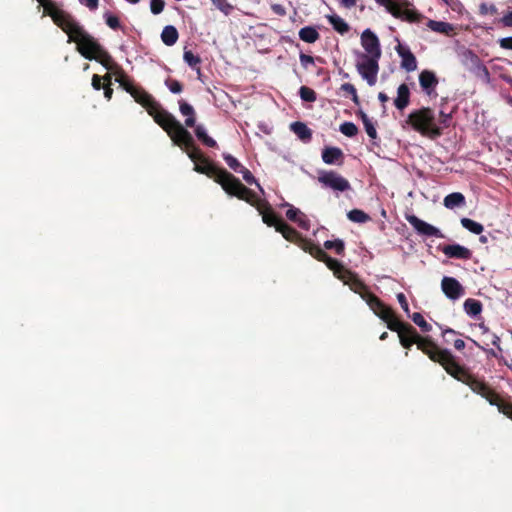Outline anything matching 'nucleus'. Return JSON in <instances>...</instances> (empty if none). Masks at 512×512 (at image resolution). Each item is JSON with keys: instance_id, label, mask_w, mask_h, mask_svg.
Wrapping results in <instances>:
<instances>
[{"instance_id": "nucleus-1", "label": "nucleus", "mask_w": 512, "mask_h": 512, "mask_svg": "<svg viewBox=\"0 0 512 512\" xmlns=\"http://www.w3.org/2000/svg\"><path fill=\"white\" fill-rule=\"evenodd\" d=\"M130 95L135 102L146 109L154 121L168 134L172 142L186 151L188 157L194 162V166L196 163L206 161V156L195 145L191 133L171 113L165 110L150 93L141 86H137L133 91H130Z\"/></svg>"}, {"instance_id": "nucleus-2", "label": "nucleus", "mask_w": 512, "mask_h": 512, "mask_svg": "<svg viewBox=\"0 0 512 512\" xmlns=\"http://www.w3.org/2000/svg\"><path fill=\"white\" fill-rule=\"evenodd\" d=\"M194 171L212 178L216 183L221 185L222 189L227 194L237 197L255 207L267 226L274 227L275 230L278 231L280 224H284L285 221L273 211L269 202L260 200L255 192L242 184L238 178L229 173L226 169L215 165L207 157L206 161L196 163Z\"/></svg>"}, {"instance_id": "nucleus-3", "label": "nucleus", "mask_w": 512, "mask_h": 512, "mask_svg": "<svg viewBox=\"0 0 512 512\" xmlns=\"http://www.w3.org/2000/svg\"><path fill=\"white\" fill-rule=\"evenodd\" d=\"M442 360L444 361L442 367L450 376L467 385L474 393L485 398L490 405L496 406L500 413L512 420V403L503 401L483 379L471 374L467 368L460 365L451 352Z\"/></svg>"}, {"instance_id": "nucleus-4", "label": "nucleus", "mask_w": 512, "mask_h": 512, "mask_svg": "<svg viewBox=\"0 0 512 512\" xmlns=\"http://www.w3.org/2000/svg\"><path fill=\"white\" fill-rule=\"evenodd\" d=\"M401 345L410 349L413 344L417 345V348L426 354L429 359L442 366L444 362L442 359L449 356L448 349H441L430 337L421 336L413 326H409L407 331L399 336Z\"/></svg>"}, {"instance_id": "nucleus-5", "label": "nucleus", "mask_w": 512, "mask_h": 512, "mask_svg": "<svg viewBox=\"0 0 512 512\" xmlns=\"http://www.w3.org/2000/svg\"><path fill=\"white\" fill-rule=\"evenodd\" d=\"M326 266L333 272L334 276L341 280L345 285L367 303L368 296L374 295L368 286L358 277V275L347 269L340 261L330 257L329 255L323 261Z\"/></svg>"}, {"instance_id": "nucleus-6", "label": "nucleus", "mask_w": 512, "mask_h": 512, "mask_svg": "<svg viewBox=\"0 0 512 512\" xmlns=\"http://www.w3.org/2000/svg\"><path fill=\"white\" fill-rule=\"evenodd\" d=\"M415 131L431 139L442 135V128L436 123L434 111L430 107H422L412 111L406 120Z\"/></svg>"}, {"instance_id": "nucleus-7", "label": "nucleus", "mask_w": 512, "mask_h": 512, "mask_svg": "<svg viewBox=\"0 0 512 512\" xmlns=\"http://www.w3.org/2000/svg\"><path fill=\"white\" fill-rule=\"evenodd\" d=\"M68 36V43H76V50L87 60H93L102 45L89 34L77 21L65 32Z\"/></svg>"}, {"instance_id": "nucleus-8", "label": "nucleus", "mask_w": 512, "mask_h": 512, "mask_svg": "<svg viewBox=\"0 0 512 512\" xmlns=\"http://www.w3.org/2000/svg\"><path fill=\"white\" fill-rule=\"evenodd\" d=\"M277 232L281 233L287 241L298 245L318 261L323 262L328 256V254L319 245H316L310 239L303 237L301 233L286 222H284V224H280V229L278 228Z\"/></svg>"}, {"instance_id": "nucleus-9", "label": "nucleus", "mask_w": 512, "mask_h": 512, "mask_svg": "<svg viewBox=\"0 0 512 512\" xmlns=\"http://www.w3.org/2000/svg\"><path fill=\"white\" fill-rule=\"evenodd\" d=\"M377 4L386 8V10L395 18L410 23H419L424 18L415 9L410 8L411 3L407 0H375Z\"/></svg>"}, {"instance_id": "nucleus-10", "label": "nucleus", "mask_w": 512, "mask_h": 512, "mask_svg": "<svg viewBox=\"0 0 512 512\" xmlns=\"http://www.w3.org/2000/svg\"><path fill=\"white\" fill-rule=\"evenodd\" d=\"M43 7V15L50 16L53 22L66 32L74 23L75 19L66 11L58 7L52 0H37Z\"/></svg>"}, {"instance_id": "nucleus-11", "label": "nucleus", "mask_w": 512, "mask_h": 512, "mask_svg": "<svg viewBox=\"0 0 512 512\" xmlns=\"http://www.w3.org/2000/svg\"><path fill=\"white\" fill-rule=\"evenodd\" d=\"M318 182L325 188L334 191L344 192L351 189L349 181L333 170H323L319 172Z\"/></svg>"}, {"instance_id": "nucleus-12", "label": "nucleus", "mask_w": 512, "mask_h": 512, "mask_svg": "<svg viewBox=\"0 0 512 512\" xmlns=\"http://www.w3.org/2000/svg\"><path fill=\"white\" fill-rule=\"evenodd\" d=\"M362 62L356 64V69L369 86H374L377 82L379 71L378 58H370L365 54L361 55Z\"/></svg>"}, {"instance_id": "nucleus-13", "label": "nucleus", "mask_w": 512, "mask_h": 512, "mask_svg": "<svg viewBox=\"0 0 512 512\" xmlns=\"http://www.w3.org/2000/svg\"><path fill=\"white\" fill-rule=\"evenodd\" d=\"M361 45L366 51V55L370 58L380 59L382 55L380 41L377 35L370 29L363 31L361 35Z\"/></svg>"}, {"instance_id": "nucleus-14", "label": "nucleus", "mask_w": 512, "mask_h": 512, "mask_svg": "<svg viewBox=\"0 0 512 512\" xmlns=\"http://www.w3.org/2000/svg\"><path fill=\"white\" fill-rule=\"evenodd\" d=\"M406 220L416 230V232L419 235H424V236H429V237L434 236V237H438V238L444 237V235L438 228L421 220L416 215H406Z\"/></svg>"}, {"instance_id": "nucleus-15", "label": "nucleus", "mask_w": 512, "mask_h": 512, "mask_svg": "<svg viewBox=\"0 0 512 512\" xmlns=\"http://www.w3.org/2000/svg\"><path fill=\"white\" fill-rule=\"evenodd\" d=\"M441 288L446 297L453 301L459 299L465 294L464 287L453 277H443L441 281Z\"/></svg>"}, {"instance_id": "nucleus-16", "label": "nucleus", "mask_w": 512, "mask_h": 512, "mask_svg": "<svg viewBox=\"0 0 512 512\" xmlns=\"http://www.w3.org/2000/svg\"><path fill=\"white\" fill-rule=\"evenodd\" d=\"M367 305L374 312L376 316L382 319L384 322L389 320L394 313L391 307L387 306L379 297L376 295H367Z\"/></svg>"}, {"instance_id": "nucleus-17", "label": "nucleus", "mask_w": 512, "mask_h": 512, "mask_svg": "<svg viewBox=\"0 0 512 512\" xmlns=\"http://www.w3.org/2000/svg\"><path fill=\"white\" fill-rule=\"evenodd\" d=\"M397 54L401 58V68L407 72H413L417 69V60L411 50L402 44H398L395 48Z\"/></svg>"}, {"instance_id": "nucleus-18", "label": "nucleus", "mask_w": 512, "mask_h": 512, "mask_svg": "<svg viewBox=\"0 0 512 512\" xmlns=\"http://www.w3.org/2000/svg\"><path fill=\"white\" fill-rule=\"evenodd\" d=\"M445 256L452 259L469 260L472 257V251L459 244L445 245L441 248Z\"/></svg>"}, {"instance_id": "nucleus-19", "label": "nucleus", "mask_w": 512, "mask_h": 512, "mask_svg": "<svg viewBox=\"0 0 512 512\" xmlns=\"http://www.w3.org/2000/svg\"><path fill=\"white\" fill-rule=\"evenodd\" d=\"M419 83L422 90L428 96H431L435 92V88L437 87L439 81L436 74L433 71L423 70L419 74Z\"/></svg>"}, {"instance_id": "nucleus-20", "label": "nucleus", "mask_w": 512, "mask_h": 512, "mask_svg": "<svg viewBox=\"0 0 512 512\" xmlns=\"http://www.w3.org/2000/svg\"><path fill=\"white\" fill-rule=\"evenodd\" d=\"M322 160L328 165H342L344 153L338 147H325L321 154Z\"/></svg>"}, {"instance_id": "nucleus-21", "label": "nucleus", "mask_w": 512, "mask_h": 512, "mask_svg": "<svg viewBox=\"0 0 512 512\" xmlns=\"http://www.w3.org/2000/svg\"><path fill=\"white\" fill-rule=\"evenodd\" d=\"M93 60L99 62L103 67H105L108 71H114L116 74L118 71H121V67L114 61L110 53L102 46L101 51H98L97 55Z\"/></svg>"}, {"instance_id": "nucleus-22", "label": "nucleus", "mask_w": 512, "mask_h": 512, "mask_svg": "<svg viewBox=\"0 0 512 512\" xmlns=\"http://www.w3.org/2000/svg\"><path fill=\"white\" fill-rule=\"evenodd\" d=\"M410 102V90L406 84H401L397 89V97L394 100V105L398 110L405 109Z\"/></svg>"}, {"instance_id": "nucleus-23", "label": "nucleus", "mask_w": 512, "mask_h": 512, "mask_svg": "<svg viewBox=\"0 0 512 512\" xmlns=\"http://www.w3.org/2000/svg\"><path fill=\"white\" fill-rule=\"evenodd\" d=\"M290 129L303 142H309L312 139V130L303 122L296 121L291 123Z\"/></svg>"}, {"instance_id": "nucleus-24", "label": "nucleus", "mask_w": 512, "mask_h": 512, "mask_svg": "<svg viewBox=\"0 0 512 512\" xmlns=\"http://www.w3.org/2000/svg\"><path fill=\"white\" fill-rule=\"evenodd\" d=\"M179 110L182 115L187 116L185 119L186 127H194L195 126V110L194 108L184 100L179 101Z\"/></svg>"}, {"instance_id": "nucleus-25", "label": "nucleus", "mask_w": 512, "mask_h": 512, "mask_svg": "<svg viewBox=\"0 0 512 512\" xmlns=\"http://www.w3.org/2000/svg\"><path fill=\"white\" fill-rule=\"evenodd\" d=\"M179 38L177 29L172 25H167L161 33V40L167 46H173Z\"/></svg>"}, {"instance_id": "nucleus-26", "label": "nucleus", "mask_w": 512, "mask_h": 512, "mask_svg": "<svg viewBox=\"0 0 512 512\" xmlns=\"http://www.w3.org/2000/svg\"><path fill=\"white\" fill-rule=\"evenodd\" d=\"M326 18L328 22L332 25L333 29L340 33L341 35L346 34L350 30L348 23L336 14L327 15Z\"/></svg>"}, {"instance_id": "nucleus-27", "label": "nucleus", "mask_w": 512, "mask_h": 512, "mask_svg": "<svg viewBox=\"0 0 512 512\" xmlns=\"http://www.w3.org/2000/svg\"><path fill=\"white\" fill-rule=\"evenodd\" d=\"M194 133H195L197 139L203 145H205V146H207L209 148H216L217 147V142L212 137H210L207 134L206 129L204 128L203 125L195 126Z\"/></svg>"}, {"instance_id": "nucleus-28", "label": "nucleus", "mask_w": 512, "mask_h": 512, "mask_svg": "<svg viewBox=\"0 0 512 512\" xmlns=\"http://www.w3.org/2000/svg\"><path fill=\"white\" fill-rule=\"evenodd\" d=\"M427 26L434 32L450 35L454 31L452 24L443 21L429 20Z\"/></svg>"}, {"instance_id": "nucleus-29", "label": "nucleus", "mask_w": 512, "mask_h": 512, "mask_svg": "<svg viewBox=\"0 0 512 512\" xmlns=\"http://www.w3.org/2000/svg\"><path fill=\"white\" fill-rule=\"evenodd\" d=\"M387 324L388 329L391 331L397 332L398 336L402 333L406 332L409 326H412L409 323L403 322L398 317L393 314L389 320L385 322Z\"/></svg>"}, {"instance_id": "nucleus-30", "label": "nucleus", "mask_w": 512, "mask_h": 512, "mask_svg": "<svg viewBox=\"0 0 512 512\" xmlns=\"http://www.w3.org/2000/svg\"><path fill=\"white\" fill-rule=\"evenodd\" d=\"M298 34L299 38L306 43H315L320 38V34L313 26L301 28Z\"/></svg>"}, {"instance_id": "nucleus-31", "label": "nucleus", "mask_w": 512, "mask_h": 512, "mask_svg": "<svg viewBox=\"0 0 512 512\" xmlns=\"http://www.w3.org/2000/svg\"><path fill=\"white\" fill-rule=\"evenodd\" d=\"M464 204L465 197L460 192H453L444 198V206L448 209H454L455 207H460Z\"/></svg>"}, {"instance_id": "nucleus-32", "label": "nucleus", "mask_w": 512, "mask_h": 512, "mask_svg": "<svg viewBox=\"0 0 512 512\" xmlns=\"http://www.w3.org/2000/svg\"><path fill=\"white\" fill-rule=\"evenodd\" d=\"M464 311L472 317H475L479 315L482 311V303L479 300L468 298L465 300L464 304Z\"/></svg>"}, {"instance_id": "nucleus-33", "label": "nucleus", "mask_w": 512, "mask_h": 512, "mask_svg": "<svg viewBox=\"0 0 512 512\" xmlns=\"http://www.w3.org/2000/svg\"><path fill=\"white\" fill-rule=\"evenodd\" d=\"M324 248L328 250H334L335 253L339 256L344 255L345 252V244L343 240L336 239V240H327L324 242Z\"/></svg>"}, {"instance_id": "nucleus-34", "label": "nucleus", "mask_w": 512, "mask_h": 512, "mask_svg": "<svg viewBox=\"0 0 512 512\" xmlns=\"http://www.w3.org/2000/svg\"><path fill=\"white\" fill-rule=\"evenodd\" d=\"M347 217L355 223H365L370 220V216L360 209H352L347 213Z\"/></svg>"}, {"instance_id": "nucleus-35", "label": "nucleus", "mask_w": 512, "mask_h": 512, "mask_svg": "<svg viewBox=\"0 0 512 512\" xmlns=\"http://www.w3.org/2000/svg\"><path fill=\"white\" fill-rule=\"evenodd\" d=\"M461 224L465 229H467L470 232L477 234V235L481 234L484 230V227L482 224H480L470 218H462Z\"/></svg>"}, {"instance_id": "nucleus-36", "label": "nucleus", "mask_w": 512, "mask_h": 512, "mask_svg": "<svg viewBox=\"0 0 512 512\" xmlns=\"http://www.w3.org/2000/svg\"><path fill=\"white\" fill-rule=\"evenodd\" d=\"M116 74H118V78L116 79V81L127 93L130 94V91H133L137 87L132 80L127 78L123 69H121V71H118Z\"/></svg>"}, {"instance_id": "nucleus-37", "label": "nucleus", "mask_w": 512, "mask_h": 512, "mask_svg": "<svg viewBox=\"0 0 512 512\" xmlns=\"http://www.w3.org/2000/svg\"><path fill=\"white\" fill-rule=\"evenodd\" d=\"M412 321L420 327L422 332H430L432 330V326L424 319L421 313L415 312L412 316Z\"/></svg>"}, {"instance_id": "nucleus-38", "label": "nucleus", "mask_w": 512, "mask_h": 512, "mask_svg": "<svg viewBox=\"0 0 512 512\" xmlns=\"http://www.w3.org/2000/svg\"><path fill=\"white\" fill-rule=\"evenodd\" d=\"M340 132L347 137H354L358 133V128L353 122H344L340 125Z\"/></svg>"}, {"instance_id": "nucleus-39", "label": "nucleus", "mask_w": 512, "mask_h": 512, "mask_svg": "<svg viewBox=\"0 0 512 512\" xmlns=\"http://www.w3.org/2000/svg\"><path fill=\"white\" fill-rule=\"evenodd\" d=\"M343 92H345L347 95L351 96V99L352 101L356 104V105H359L360 103V100H359V97H358V94H357V90L355 88V86L351 83H344L341 85V88H340Z\"/></svg>"}, {"instance_id": "nucleus-40", "label": "nucleus", "mask_w": 512, "mask_h": 512, "mask_svg": "<svg viewBox=\"0 0 512 512\" xmlns=\"http://www.w3.org/2000/svg\"><path fill=\"white\" fill-rule=\"evenodd\" d=\"M183 59L192 68H196L201 63V58L190 50L184 51Z\"/></svg>"}, {"instance_id": "nucleus-41", "label": "nucleus", "mask_w": 512, "mask_h": 512, "mask_svg": "<svg viewBox=\"0 0 512 512\" xmlns=\"http://www.w3.org/2000/svg\"><path fill=\"white\" fill-rule=\"evenodd\" d=\"M299 94L301 99L306 102H314L317 98L316 92L307 86H301Z\"/></svg>"}, {"instance_id": "nucleus-42", "label": "nucleus", "mask_w": 512, "mask_h": 512, "mask_svg": "<svg viewBox=\"0 0 512 512\" xmlns=\"http://www.w3.org/2000/svg\"><path fill=\"white\" fill-rule=\"evenodd\" d=\"M223 159L225 160V162L229 166V168L235 172L239 173L241 167H244L234 156H232L229 153H224Z\"/></svg>"}, {"instance_id": "nucleus-43", "label": "nucleus", "mask_w": 512, "mask_h": 512, "mask_svg": "<svg viewBox=\"0 0 512 512\" xmlns=\"http://www.w3.org/2000/svg\"><path fill=\"white\" fill-rule=\"evenodd\" d=\"M166 87L174 94H179L183 91V85L176 79L167 78L165 80Z\"/></svg>"}, {"instance_id": "nucleus-44", "label": "nucleus", "mask_w": 512, "mask_h": 512, "mask_svg": "<svg viewBox=\"0 0 512 512\" xmlns=\"http://www.w3.org/2000/svg\"><path fill=\"white\" fill-rule=\"evenodd\" d=\"M213 5L223 12L225 15H229L233 10V6L227 0H211Z\"/></svg>"}, {"instance_id": "nucleus-45", "label": "nucleus", "mask_w": 512, "mask_h": 512, "mask_svg": "<svg viewBox=\"0 0 512 512\" xmlns=\"http://www.w3.org/2000/svg\"><path fill=\"white\" fill-rule=\"evenodd\" d=\"M105 22L113 30H117L121 28L120 20L116 15H113L109 12L104 14Z\"/></svg>"}, {"instance_id": "nucleus-46", "label": "nucleus", "mask_w": 512, "mask_h": 512, "mask_svg": "<svg viewBox=\"0 0 512 512\" xmlns=\"http://www.w3.org/2000/svg\"><path fill=\"white\" fill-rule=\"evenodd\" d=\"M239 173H241V174H242V177H243V179H244V181H245L246 183H248V184H250V185H251V184H255V185H257V187H258L261 191H263V190H262V188H261V186H260V184L257 182L256 178H255V177H254V175L250 172V170H248L246 167H241V169H240V172H239Z\"/></svg>"}, {"instance_id": "nucleus-47", "label": "nucleus", "mask_w": 512, "mask_h": 512, "mask_svg": "<svg viewBox=\"0 0 512 512\" xmlns=\"http://www.w3.org/2000/svg\"><path fill=\"white\" fill-rule=\"evenodd\" d=\"M473 343L480 349L484 350L486 353H487V356L488 357H493V358H496L500 364H504V365H507V361L506 359L502 356V355H499L495 350L493 349H485L483 346H481L479 343H477L475 340H472Z\"/></svg>"}, {"instance_id": "nucleus-48", "label": "nucleus", "mask_w": 512, "mask_h": 512, "mask_svg": "<svg viewBox=\"0 0 512 512\" xmlns=\"http://www.w3.org/2000/svg\"><path fill=\"white\" fill-rule=\"evenodd\" d=\"M165 7L164 0H150V10L154 15L160 14Z\"/></svg>"}, {"instance_id": "nucleus-49", "label": "nucleus", "mask_w": 512, "mask_h": 512, "mask_svg": "<svg viewBox=\"0 0 512 512\" xmlns=\"http://www.w3.org/2000/svg\"><path fill=\"white\" fill-rule=\"evenodd\" d=\"M479 12L481 15H487V14L494 15V14H497L498 9L494 4L482 3L479 6Z\"/></svg>"}, {"instance_id": "nucleus-50", "label": "nucleus", "mask_w": 512, "mask_h": 512, "mask_svg": "<svg viewBox=\"0 0 512 512\" xmlns=\"http://www.w3.org/2000/svg\"><path fill=\"white\" fill-rule=\"evenodd\" d=\"M285 205L289 206V209L286 211V217L290 221H293V222L298 221V217L300 215H302V212L298 208H295L288 203H286Z\"/></svg>"}, {"instance_id": "nucleus-51", "label": "nucleus", "mask_w": 512, "mask_h": 512, "mask_svg": "<svg viewBox=\"0 0 512 512\" xmlns=\"http://www.w3.org/2000/svg\"><path fill=\"white\" fill-rule=\"evenodd\" d=\"M363 125H364L367 135L371 139H376L377 131H376V128H375L374 124L372 123V121L370 119L369 120L364 119Z\"/></svg>"}, {"instance_id": "nucleus-52", "label": "nucleus", "mask_w": 512, "mask_h": 512, "mask_svg": "<svg viewBox=\"0 0 512 512\" xmlns=\"http://www.w3.org/2000/svg\"><path fill=\"white\" fill-rule=\"evenodd\" d=\"M451 119H452V114L451 113H445L444 111H440L439 113V126L442 128V130L444 128H447L450 126V122H451Z\"/></svg>"}, {"instance_id": "nucleus-53", "label": "nucleus", "mask_w": 512, "mask_h": 512, "mask_svg": "<svg viewBox=\"0 0 512 512\" xmlns=\"http://www.w3.org/2000/svg\"><path fill=\"white\" fill-rule=\"evenodd\" d=\"M301 65L307 69L309 64H314V58L310 55L300 53L299 55Z\"/></svg>"}, {"instance_id": "nucleus-54", "label": "nucleus", "mask_w": 512, "mask_h": 512, "mask_svg": "<svg viewBox=\"0 0 512 512\" xmlns=\"http://www.w3.org/2000/svg\"><path fill=\"white\" fill-rule=\"evenodd\" d=\"M91 85L92 87L95 89V90H101L103 87H104V84L102 82V77L99 76L98 74H94L92 76V82H91Z\"/></svg>"}, {"instance_id": "nucleus-55", "label": "nucleus", "mask_w": 512, "mask_h": 512, "mask_svg": "<svg viewBox=\"0 0 512 512\" xmlns=\"http://www.w3.org/2000/svg\"><path fill=\"white\" fill-rule=\"evenodd\" d=\"M397 300L401 306V308L406 312V313H409V305H408V302H407V299H406V296L404 295V293H398L397 294Z\"/></svg>"}, {"instance_id": "nucleus-56", "label": "nucleus", "mask_w": 512, "mask_h": 512, "mask_svg": "<svg viewBox=\"0 0 512 512\" xmlns=\"http://www.w3.org/2000/svg\"><path fill=\"white\" fill-rule=\"evenodd\" d=\"M79 2L89 8L91 11H94L98 8L99 0H79Z\"/></svg>"}, {"instance_id": "nucleus-57", "label": "nucleus", "mask_w": 512, "mask_h": 512, "mask_svg": "<svg viewBox=\"0 0 512 512\" xmlns=\"http://www.w3.org/2000/svg\"><path fill=\"white\" fill-rule=\"evenodd\" d=\"M271 10L278 16H285L287 13L285 7L277 3L271 5Z\"/></svg>"}, {"instance_id": "nucleus-58", "label": "nucleus", "mask_w": 512, "mask_h": 512, "mask_svg": "<svg viewBox=\"0 0 512 512\" xmlns=\"http://www.w3.org/2000/svg\"><path fill=\"white\" fill-rule=\"evenodd\" d=\"M501 48L506 50H512V37H505L499 40Z\"/></svg>"}, {"instance_id": "nucleus-59", "label": "nucleus", "mask_w": 512, "mask_h": 512, "mask_svg": "<svg viewBox=\"0 0 512 512\" xmlns=\"http://www.w3.org/2000/svg\"><path fill=\"white\" fill-rule=\"evenodd\" d=\"M299 227H301L302 229H305V230H308L309 229V221L308 219H306V216L302 213V215H300L298 217V221H295Z\"/></svg>"}, {"instance_id": "nucleus-60", "label": "nucleus", "mask_w": 512, "mask_h": 512, "mask_svg": "<svg viewBox=\"0 0 512 512\" xmlns=\"http://www.w3.org/2000/svg\"><path fill=\"white\" fill-rule=\"evenodd\" d=\"M500 22L505 27H512V11L505 14L501 19Z\"/></svg>"}, {"instance_id": "nucleus-61", "label": "nucleus", "mask_w": 512, "mask_h": 512, "mask_svg": "<svg viewBox=\"0 0 512 512\" xmlns=\"http://www.w3.org/2000/svg\"><path fill=\"white\" fill-rule=\"evenodd\" d=\"M341 6L347 9H351L357 3V0H339Z\"/></svg>"}, {"instance_id": "nucleus-62", "label": "nucleus", "mask_w": 512, "mask_h": 512, "mask_svg": "<svg viewBox=\"0 0 512 512\" xmlns=\"http://www.w3.org/2000/svg\"><path fill=\"white\" fill-rule=\"evenodd\" d=\"M102 89L104 90L105 98L107 100H111L112 95H113V89H112L111 85H104V87Z\"/></svg>"}, {"instance_id": "nucleus-63", "label": "nucleus", "mask_w": 512, "mask_h": 512, "mask_svg": "<svg viewBox=\"0 0 512 512\" xmlns=\"http://www.w3.org/2000/svg\"><path fill=\"white\" fill-rule=\"evenodd\" d=\"M458 332L455 331L454 329L452 328H445L442 330V336L443 338L445 339L446 342H448L449 340L447 339V336L448 335H457Z\"/></svg>"}, {"instance_id": "nucleus-64", "label": "nucleus", "mask_w": 512, "mask_h": 512, "mask_svg": "<svg viewBox=\"0 0 512 512\" xmlns=\"http://www.w3.org/2000/svg\"><path fill=\"white\" fill-rule=\"evenodd\" d=\"M112 71L106 73L103 77H102V82L104 85H112Z\"/></svg>"}]
</instances>
